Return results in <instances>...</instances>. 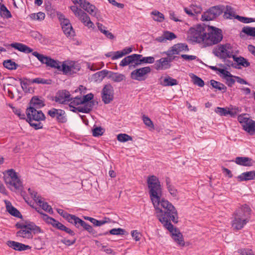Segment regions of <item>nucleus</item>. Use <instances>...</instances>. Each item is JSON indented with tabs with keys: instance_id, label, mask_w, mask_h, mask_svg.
I'll use <instances>...</instances> for the list:
<instances>
[{
	"instance_id": "obj_3",
	"label": "nucleus",
	"mask_w": 255,
	"mask_h": 255,
	"mask_svg": "<svg viewBox=\"0 0 255 255\" xmlns=\"http://www.w3.org/2000/svg\"><path fill=\"white\" fill-rule=\"evenodd\" d=\"M148 188L149 190L150 198L155 208L156 216L164 212L163 203L169 202L164 199H161L162 188L158 178L154 175H150L147 179Z\"/></svg>"
},
{
	"instance_id": "obj_39",
	"label": "nucleus",
	"mask_w": 255,
	"mask_h": 255,
	"mask_svg": "<svg viewBox=\"0 0 255 255\" xmlns=\"http://www.w3.org/2000/svg\"><path fill=\"white\" fill-rule=\"evenodd\" d=\"M0 15L2 18H9L12 17V15L9 10L3 4H0Z\"/></svg>"
},
{
	"instance_id": "obj_6",
	"label": "nucleus",
	"mask_w": 255,
	"mask_h": 255,
	"mask_svg": "<svg viewBox=\"0 0 255 255\" xmlns=\"http://www.w3.org/2000/svg\"><path fill=\"white\" fill-rule=\"evenodd\" d=\"M151 71V69L149 66L137 68L130 73V77L132 80L138 81H144L147 78V75Z\"/></svg>"
},
{
	"instance_id": "obj_55",
	"label": "nucleus",
	"mask_w": 255,
	"mask_h": 255,
	"mask_svg": "<svg viewBox=\"0 0 255 255\" xmlns=\"http://www.w3.org/2000/svg\"><path fill=\"white\" fill-rule=\"evenodd\" d=\"M79 218L76 216V215L70 214V215L69 216L66 221L68 223L73 225L76 228H77V223L79 220Z\"/></svg>"
},
{
	"instance_id": "obj_34",
	"label": "nucleus",
	"mask_w": 255,
	"mask_h": 255,
	"mask_svg": "<svg viewBox=\"0 0 255 255\" xmlns=\"http://www.w3.org/2000/svg\"><path fill=\"white\" fill-rule=\"evenodd\" d=\"M210 85L213 88L219 91H222L223 93H225L227 90L226 86L223 83L218 82L215 80H211Z\"/></svg>"
},
{
	"instance_id": "obj_51",
	"label": "nucleus",
	"mask_w": 255,
	"mask_h": 255,
	"mask_svg": "<svg viewBox=\"0 0 255 255\" xmlns=\"http://www.w3.org/2000/svg\"><path fill=\"white\" fill-rule=\"evenodd\" d=\"M242 31L249 36L255 37V27L245 26Z\"/></svg>"
},
{
	"instance_id": "obj_4",
	"label": "nucleus",
	"mask_w": 255,
	"mask_h": 255,
	"mask_svg": "<svg viewBox=\"0 0 255 255\" xmlns=\"http://www.w3.org/2000/svg\"><path fill=\"white\" fill-rule=\"evenodd\" d=\"M155 59L152 56L143 57L142 55L132 54L125 57L119 64L121 67L129 65V69H134L143 64H152Z\"/></svg>"
},
{
	"instance_id": "obj_41",
	"label": "nucleus",
	"mask_w": 255,
	"mask_h": 255,
	"mask_svg": "<svg viewBox=\"0 0 255 255\" xmlns=\"http://www.w3.org/2000/svg\"><path fill=\"white\" fill-rule=\"evenodd\" d=\"M46 65L47 66L56 68L59 70L60 69V65L61 64V62L54 60L53 59H52L51 57H49L48 60L46 62Z\"/></svg>"
},
{
	"instance_id": "obj_33",
	"label": "nucleus",
	"mask_w": 255,
	"mask_h": 255,
	"mask_svg": "<svg viewBox=\"0 0 255 255\" xmlns=\"http://www.w3.org/2000/svg\"><path fill=\"white\" fill-rule=\"evenodd\" d=\"M160 84L163 86L167 87L177 85L178 83L176 79L168 76L163 79Z\"/></svg>"
},
{
	"instance_id": "obj_47",
	"label": "nucleus",
	"mask_w": 255,
	"mask_h": 255,
	"mask_svg": "<svg viewBox=\"0 0 255 255\" xmlns=\"http://www.w3.org/2000/svg\"><path fill=\"white\" fill-rule=\"evenodd\" d=\"M64 33L67 37H73L75 35V31L72 26L71 24H70V26H63L62 27Z\"/></svg>"
},
{
	"instance_id": "obj_30",
	"label": "nucleus",
	"mask_w": 255,
	"mask_h": 255,
	"mask_svg": "<svg viewBox=\"0 0 255 255\" xmlns=\"http://www.w3.org/2000/svg\"><path fill=\"white\" fill-rule=\"evenodd\" d=\"M108 78L111 79L115 82H120L124 80L126 77L123 74L115 73L110 71Z\"/></svg>"
},
{
	"instance_id": "obj_29",
	"label": "nucleus",
	"mask_w": 255,
	"mask_h": 255,
	"mask_svg": "<svg viewBox=\"0 0 255 255\" xmlns=\"http://www.w3.org/2000/svg\"><path fill=\"white\" fill-rule=\"evenodd\" d=\"M243 129L251 135L255 134V121L252 119L246 125H243Z\"/></svg>"
},
{
	"instance_id": "obj_28",
	"label": "nucleus",
	"mask_w": 255,
	"mask_h": 255,
	"mask_svg": "<svg viewBox=\"0 0 255 255\" xmlns=\"http://www.w3.org/2000/svg\"><path fill=\"white\" fill-rule=\"evenodd\" d=\"M8 186H12L15 190H19L22 187V183L20 179L17 176L16 179H9V181H4Z\"/></svg>"
},
{
	"instance_id": "obj_8",
	"label": "nucleus",
	"mask_w": 255,
	"mask_h": 255,
	"mask_svg": "<svg viewBox=\"0 0 255 255\" xmlns=\"http://www.w3.org/2000/svg\"><path fill=\"white\" fill-rule=\"evenodd\" d=\"M52 118H55L58 123H65L67 121V116L65 112L62 109L52 108L47 112Z\"/></svg>"
},
{
	"instance_id": "obj_57",
	"label": "nucleus",
	"mask_w": 255,
	"mask_h": 255,
	"mask_svg": "<svg viewBox=\"0 0 255 255\" xmlns=\"http://www.w3.org/2000/svg\"><path fill=\"white\" fill-rule=\"evenodd\" d=\"M45 14L42 12H39L37 13H32L30 15V17L34 20H42L44 19Z\"/></svg>"
},
{
	"instance_id": "obj_40",
	"label": "nucleus",
	"mask_w": 255,
	"mask_h": 255,
	"mask_svg": "<svg viewBox=\"0 0 255 255\" xmlns=\"http://www.w3.org/2000/svg\"><path fill=\"white\" fill-rule=\"evenodd\" d=\"M71 67L70 65V63L68 64H66V61L63 62L60 65L59 71L63 72V74L65 75H71Z\"/></svg>"
},
{
	"instance_id": "obj_45",
	"label": "nucleus",
	"mask_w": 255,
	"mask_h": 255,
	"mask_svg": "<svg viewBox=\"0 0 255 255\" xmlns=\"http://www.w3.org/2000/svg\"><path fill=\"white\" fill-rule=\"evenodd\" d=\"M5 172L7 173V176L4 177V181H9V179L11 180L12 179H17V173L15 171V170L13 169H8Z\"/></svg>"
},
{
	"instance_id": "obj_49",
	"label": "nucleus",
	"mask_w": 255,
	"mask_h": 255,
	"mask_svg": "<svg viewBox=\"0 0 255 255\" xmlns=\"http://www.w3.org/2000/svg\"><path fill=\"white\" fill-rule=\"evenodd\" d=\"M32 54L36 57L38 60L42 63L46 64V62L48 60L49 57L40 54L36 51L33 52Z\"/></svg>"
},
{
	"instance_id": "obj_26",
	"label": "nucleus",
	"mask_w": 255,
	"mask_h": 255,
	"mask_svg": "<svg viewBox=\"0 0 255 255\" xmlns=\"http://www.w3.org/2000/svg\"><path fill=\"white\" fill-rule=\"evenodd\" d=\"M225 9L224 5H217L211 7L209 8V12L212 14V17L215 18L217 16L221 15Z\"/></svg>"
},
{
	"instance_id": "obj_13",
	"label": "nucleus",
	"mask_w": 255,
	"mask_h": 255,
	"mask_svg": "<svg viewBox=\"0 0 255 255\" xmlns=\"http://www.w3.org/2000/svg\"><path fill=\"white\" fill-rule=\"evenodd\" d=\"M80 228H83L85 230L87 231L89 234L92 235L94 237H98L97 232L90 225L79 218L76 228L80 229Z\"/></svg>"
},
{
	"instance_id": "obj_15",
	"label": "nucleus",
	"mask_w": 255,
	"mask_h": 255,
	"mask_svg": "<svg viewBox=\"0 0 255 255\" xmlns=\"http://www.w3.org/2000/svg\"><path fill=\"white\" fill-rule=\"evenodd\" d=\"M6 245L15 251L20 252L31 249V247L28 245L10 240L7 241Z\"/></svg>"
},
{
	"instance_id": "obj_37",
	"label": "nucleus",
	"mask_w": 255,
	"mask_h": 255,
	"mask_svg": "<svg viewBox=\"0 0 255 255\" xmlns=\"http://www.w3.org/2000/svg\"><path fill=\"white\" fill-rule=\"evenodd\" d=\"M2 64L4 68L10 70H15L19 66L17 64L12 61L11 59L4 60Z\"/></svg>"
},
{
	"instance_id": "obj_16",
	"label": "nucleus",
	"mask_w": 255,
	"mask_h": 255,
	"mask_svg": "<svg viewBox=\"0 0 255 255\" xmlns=\"http://www.w3.org/2000/svg\"><path fill=\"white\" fill-rule=\"evenodd\" d=\"M235 162L237 164L243 166H252L255 163L252 158L243 156L237 157Z\"/></svg>"
},
{
	"instance_id": "obj_9",
	"label": "nucleus",
	"mask_w": 255,
	"mask_h": 255,
	"mask_svg": "<svg viewBox=\"0 0 255 255\" xmlns=\"http://www.w3.org/2000/svg\"><path fill=\"white\" fill-rule=\"evenodd\" d=\"M102 101L105 104L110 103L114 99V88L110 84L105 85L101 93Z\"/></svg>"
},
{
	"instance_id": "obj_36",
	"label": "nucleus",
	"mask_w": 255,
	"mask_h": 255,
	"mask_svg": "<svg viewBox=\"0 0 255 255\" xmlns=\"http://www.w3.org/2000/svg\"><path fill=\"white\" fill-rule=\"evenodd\" d=\"M97 25L98 29L103 33L107 38L113 39L114 38L115 36L111 32H109L107 30V27L103 25L102 23L99 22L97 23Z\"/></svg>"
},
{
	"instance_id": "obj_25",
	"label": "nucleus",
	"mask_w": 255,
	"mask_h": 255,
	"mask_svg": "<svg viewBox=\"0 0 255 255\" xmlns=\"http://www.w3.org/2000/svg\"><path fill=\"white\" fill-rule=\"evenodd\" d=\"M126 231L125 229L122 228H114L110 230L109 231H106L104 233H98V236H105L108 234L113 235H123L126 233Z\"/></svg>"
},
{
	"instance_id": "obj_48",
	"label": "nucleus",
	"mask_w": 255,
	"mask_h": 255,
	"mask_svg": "<svg viewBox=\"0 0 255 255\" xmlns=\"http://www.w3.org/2000/svg\"><path fill=\"white\" fill-rule=\"evenodd\" d=\"M151 14L153 15V19L155 21L162 22L164 20V15L157 10L152 11Z\"/></svg>"
},
{
	"instance_id": "obj_63",
	"label": "nucleus",
	"mask_w": 255,
	"mask_h": 255,
	"mask_svg": "<svg viewBox=\"0 0 255 255\" xmlns=\"http://www.w3.org/2000/svg\"><path fill=\"white\" fill-rule=\"evenodd\" d=\"M201 19L202 21H209L212 20L214 18V17H212V14L209 12V10L208 9L207 11L203 13Z\"/></svg>"
},
{
	"instance_id": "obj_42",
	"label": "nucleus",
	"mask_w": 255,
	"mask_h": 255,
	"mask_svg": "<svg viewBox=\"0 0 255 255\" xmlns=\"http://www.w3.org/2000/svg\"><path fill=\"white\" fill-rule=\"evenodd\" d=\"M19 81H20V85L23 91L25 93H30L32 90L31 88L29 87V84L31 83L25 80L24 78L23 80L21 78H19Z\"/></svg>"
},
{
	"instance_id": "obj_64",
	"label": "nucleus",
	"mask_w": 255,
	"mask_h": 255,
	"mask_svg": "<svg viewBox=\"0 0 255 255\" xmlns=\"http://www.w3.org/2000/svg\"><path fill=\"white\" fill-rule=\"evenodd\" d=\"M166 40H172L176 38V35L172 32L165 31L163 32Z\"/></svg>"
},
{
	"instance_id": "obj_18",
	"label": "nucleus",
	"mask_w": 255,
	"mask_h": 255,
	"mask_svg": "<svg viewBox=\"0 0 255 255\" xmlns=\"http://www.w3.org/2000/svg\"><path fill=\"white\" fill-rule=\"evenodd\" d=\"M36 210L40 214L42 217V219L47 224L51 225L54 228H55L57 229L59 227H58V224H61V223L55 220L52 217L49 216L48 215L43 213L42 212H40L39 209H36Z\"/></svg>"
},
{
	"instance_id": "obj_27",
	"label": "nucleus",
	"mask_w": 255,
	"mask_h": 255,
	"mask_svg": "<svg viewBox=\"0 0 255 255\" xmlns=\"http://www.w3.org/2000/svg\"><path fill=\"white\" fill-rule=\"evenodd\" d=\"M109 73L110 71L105 69L103 70L94 74L93 78L95 82H101L105 77H108Z\"/></svg>"
},
{
	"instance_id": "obj_7",
	"label": "nucleus",
	"mask_w": 255,
	"mask_h": 255,
	"mask_svg": "<svg viewBox=\"0 0 255 255\" xmlns=\"http://www.w3.org/2000/svg\"><path fill=\"white\" fill-rule=\"evenodd\" d=\"M232 49V46L230 43L220 45L217 47L215 48L213 50V53L216 56H220L221 58L225 59L226 58L232 57V55L228 50Z\"/></svg>"
},
{
	"instance_id": "obj_5",
	"label": "nucleus",
	"mask_w": 255,
	"mask_h": 255,
	"mask_svg": "<svg viewBox=\"0 0 255 255\" xmlns=\"http://www.w3.org/2000/svg\"><path fill=\"white\" fill-rule=\"evenodd\" d=\"M26 121L36 130L43 128L41 121L46 119L45 115L41 110H37L33 107H27L26 110Z\"/></svg>"
},
{
	"instance_id": "obj_12",
	"label": "nucleus",
	"mask_w": 255,
	"mask_h": 255,
	"mask_svg": "<svg viewBox=\"0 0 255 255\" xmlns=\"http://www.w3.org/2000/svg\"><path fill=\"white\" fill-rule=\"evenodd\" d=\"M80 6L92 16L96 17L100 16V12L98 9L86 0H83Z\"/></svg>"
},
{
	"instance_id": "obj_56",
	"label": "nucleus",
	"mask_w": 255,
	"mask_h": 255,
	"mask_svg": "<svg viewBox=\"0 0 255 255\" xmlns=\"http://www.w3.org/2000/svg\"><path fill=\"white\" fill-rule=\"evenodd\" d=\"M235 18L244 23H249L252 22H255V19L253 18L246 17L238 15H236Z\"/></svg>"
},
{
	"instance_id": "obj_19",
	"label": "nucleus",
	"mask_w": 255,
	"mask_h": 255,
	"mask_svg": "<svg viewBox=\"0 0 255 255\" xmlns=\"http://www.w3.org/2000/svg\"><path fill=\"white\" fill-rule=\"evenodd\" d=\"M5 204L6 211L11 215L20 219H22V216L20 212L14 207H13L10 201L5 200Z\"/></svg>"
},
{
	"instance_id": "obj_10",
	"label": "nucleus",
	"mask_w": 255,
	"mask_h": 255,
	"mask_svg": "<svg viewBox=\"0 0 255 255\" xmlns=\"http://www.w3.org/2000/svg\"><path fill=\"white\" fill-rule=\"evenodd\" d=\"M52 100L61 104H65L66 102L71 100V94L66 90H59L56 96L52 98Z\"/></svg>"
},
{
	"instance_id": "obj_24",
	"label": "nucleus",
	"mask_w": 255,
	"mask_h": 255,
	"mask_svg": "<svg viewBox=\"0 0 255 255\" xmlns=\"http://www.w3.org/2000/svg\"><path fill=\"white\" fill-rule=\"evenodd\" d=\"M155 69L165 70L170 67V64L167 62V58H161L159 60H157L154 64Z\"/></svg>"
},
{
	"instance_id": "obj_21",
	"label": "nucleus",
	"mask_w": 255,
	"mask_h": 255,
	"mask_svg": "<svg viewBox=\"0 0 255 255\" xmlns=\"http://www.w3.org/2000/svg\"><path fill=\"white\" fill-rule=\"evenodd\" d=\"M237 179L240 182L255 180V170L243 172L238 176Z\"/></svg>"
},
{
	"instance_id": "obj_32",
	"label": "nucleus",
	"mask_w": 255,
	"mask_h": 255,
	"mask_svg": "<svg viewBox=\"0 0 255 255\" xmlns=\"http://www.w3.org/2000/svg\"><path fill=\"white\" fill-rule=\"evenodd\" d=\"M16 237H21L28 239H32L33 237L31 232L28 228H23L17 232Z\"/></svg>"
},
{
	"instance_id": "obj_58",
	"label": "nucleus",
	"mask_w": 255,
	"mask_h": 255,
	"mask_svg": "<svg viewBox=\"0 0 255 255\" xmlns=\"http://www.w3.org/2000/svg\"><path fill=\"white\" fill-rule=\"evenodd\" d=\"M58 227H59L58 228V230L64 231L66 233L69 234L71 236H74L75 235V233H74V232L73 230L66 227L65 226L63 225L62 223H61V224H59V225L58 224Z\"/></svg>"
},
{
	"instance_id": "obj_23",
	"label": "nucleus",
	"mask_w": 255,
	"mask_h": 255,
	"mask_svg": "<svg viewBox=\"0 0 255 255\" xmlns=\"http://www.w3.org/2000/svg\"><path fill=\"white\" fill-rule=\"evenodd\" d=\"M45 106L44 101L42 99H39L37 97H33L29 103L28 107H33L34 109H40Z\"/></svg>"
},
{
	"instance_id": "obj_60",
	"label": "nucleus",
	"mask_w": 255,
	"mask_h": 255,
	"mask_svg": "<svg viewBox=\"0 0 255 255\" xmlns=\"http://www.w3.org/2000/svg\"><path fill=\"white\" fill-rule=\"evenodd\" d=\"M70 65L71 67V72L72 75L76 73L81 69L80 66L79 64H76L75 62L72 61L70 62Z\"/></svg>"
},
{
	"instance_id": "obj_59",
	"label": "nucleus",
	"mask_w": 255,
	"mask_h": 255,
	"mask_svg": "<svg viewBox=\"0 0 255 255\" xmlns=\"http://www.w3.org/2000/svg\"><path fill=\"white\" fill-rule=\"evenodd\" d=\"M98 103L96 100H93L90 102H87V103H84V105L86 109L89 110V113L93 110L94 107L95 105H97Z\"/></svg>"
},
{
	"instance_id": "obj_43",
	"label": "nucleus",
	"mask_w": 255,
	"mask_h": 255,
	"mask_svg": "<svg viewBox=\"0 0 255 255\" xmlns=\"http://www.w3.org/2000/svg\"><path fill=\"white\" fill-rule=\"evenodd\" d=\"M28 229L30 232H32L34 234L43 232L40 228L36 225L33 222H29L28 223Z\"/></svg>"
},
{
	"instance_id": "obj_50",
	"label": "nucleus",
	"mask_w": 255,
	"mask_h": 255,
	"mask_svg": "<svg viewBox=\"0 0 255 255\" xmlns=\"http://www.w3.org/2000/svg\"><path fill=\"white\" fill-rule=\"evenodd\" d=\"M70 102H71L69 105V107H73V105L75 106H78L79 105L84 104L82 100V97H79L78 96L75 98H71V100Z\"/></svg>"
},
{
	"instance_id": "obj_35",
	"label": "nucleus",
	"mask_w": 255,
	"mask_h": 255,
	"mask_svg": "<svg viewBox=\"0 0 255 255\" xmlns=\"http://www.w3.org/2000/svg\"><path fill=\"white\" fill-rule=\"evenodd\" d=\"M24 79L30 83L42 84L46 85H50L52 84V80L51 79H44L41 78H36L33 79H29L26 78H24Z\"/></svg>"
},
{
	"instance_id": "obj_62",
	"label": "nucleus",
	"mask_w": 255,
	"mask_h": 255,
	"mask_svg": "<svg viewBox=\"0 0 255 255\" xmlns=\"http://www.w3.org/2000/svg\"><path fill=\"white\" fill-rule=\"evenodd\" d=\"M227 18H230L231 17H235L234 12L233 11V8L231 6L227 5L226 7V10L224 12V15L226 16Z\"/></svg>"
},
{
	"instance_id": "obj_14",
	"label": "nucleus",
	"mask_w": 255,
	"mask_h": 255,
	"mask_svg": "<svg viewBox=\"0 0 255 255\" xmlns=\"http://www.w3.org/2000/svg\"><path fill=\"white\" fill-rule=\"evenodd\" d=\"M234 219L232 222V226L234 230L237 231L242 229L244 226L249 222L247 219H244L236 216H233Z\"/></svg>"
},
{
	"instance_id": "obj_22",
	"label": "nucleus",
	"mask_w": 255,
	"mask_h": 255,
	"mask_svg": "<svg viewBox=\"0 0 255 255\" xmlns=\"http://www.w3.org/2000/svg\"><path fill=\"white\" fill-rule=\"evenodd\" d=\"M189 50L188 46L186 43H179L174 44L172 47L170 52H172V54H179L181 51H188Z\"/></svg>"
},
{
	"instance_id": "obj_52",
	"label": "nucleus",
	"mask_w": 255,
	"mask_h": 255,
	"mask_svg": "<svg viewBox=\"0 0 255 255\" xmlns=\"http://www.w3.org/2000/svg\"><path fill=\"white\" fill-rule=\"evenodd\" d=\"M104 130V129L101 127L94 126L92 129L93 135L95 137L101 136L103 134Z\"/></svg>"
},
{
	"instance_id": "obj_11",
	"label": "nucleus",
	"mask_w": 255,
	"mask_h": 255,
	"mask_svg": "<svg viewBox=\"0 0 255 255\" xmlns=\"http://www.w3.org/2000/svg\"><path fill=\"white\" fill-rule=\"evenodd\" d=\"M252 210L247 204H244L234 213L233 216H236L249 221L251 217Z\"/></svg>"
},
{
	"instance_id": "obj_2",
	"label": "nucleus",
	"mask_w": 255,
	"mask_h": 255,
	"mask_svg": "<svg viewBox=\"0 0 255 255\" xmlns=\"http://www.w3.org/2000/svg\"><path fill=\"white\" fill-rule=\"evenodd\" d=\"M165 209L162 214L157 215V218L171 234V237L173 241L179 246L184 247L185 242L182 233L179 230L174 227L171 224L172 221L174 224L178 222V216L177 211L174 206L170 202L163 203Z\"/></svg>"
},
{
	"instance_id": "obj_54",
	"label": "nucleus",
	"mask_w": 255,
	"mask_h": 255,
	"mask_svg": "<svg viewBox=\"0 0 255 255\" xmlns=\"http://www.w3.org/2000/svg\"><path fill=\"white\" fill-rule=\"evenodd\" d=\"M110 221V219L109 218L105 217L102 220H98L95 218H94L92 223L94 226L97 227H100L106 223H109Z\"/></svg>"
},
{
	"instance_id": "obj_46",
	"label": "nucleus",
	"mask_w": 255,
	"mask_h": 255,
	"mask_svg": "<svg viewBox=\"0 0 255 255\" xmlns=\"http://www.w3.org/2000/svg\"><path fill=\"white\" fill-rule=\"evenodd\" d=\"M190 77L193 81V83L195 85H198L200 87H202L204 86V81L199 77L194 74H192Z\"/></svg>"
},
{
	"instance_id": "obj_31",
	"label": "nucleus",
	"mask_w": 255,
	"mask_h": 255,
	"mask_svg": "<svg viewBox=\"0 0 255 255\" xmlns=\"http://www.w3.org/2000/svg\"><path fill=\"white\" fill-rule=\"evenodd\" d=\"M78 18L85 26L88 27H92L94 25L93 23L90 20L89 15L84 11Z\"/></svg>"
},
{
	"instance_id": "obj_61",
	"label": "nucleus",
	"mask_w": 255,
	"mask_h": 255,
	"mask_svg": "<svg viewBox=\"0 0 255 255\" xmlns=\"http://www.w3.org/2000/svg\"><path fill=\"white\" fill-rule=\"evenodd\" d=\"M45 9L47 11V14L49 15L51 17L55 16L56 13L57 11L55 10L50 4H46L45 5Z\"/></svg>"
},
{
	"instance_id": "obj_44",
	"label": "nucleus",
	"mask_w": 255,
	"mask_h": 255,
	"mask_svg": "<svg viewBox=\"0 0 255 255\" xmlns=\"http://www.w3.org/2000/svg\"><path fill=\"white\" fill-rule=\"evenodd\" d=\"M38 203L39 204L40 206H41L42 209L45 211L51 214L53 213L52 207L49 205L47 202L42 201L41 199H39L38 200Z\"/></svg>"
},
{
	"instance_id": "obj_53",
	"label": "nucleus",
	"mask_w": 255,
	"mask_h": 255,
	"mask_svg": "<svg viewBox=\"0 0 255 255\" xmlns=\"http://www.w3.org/2000/svg\"><path fill=\"white\" fill-rule=\"evenodd\" d=\"M117 139L120 142H126L132 140V138L130 135L126 133H120L117 135Z\"/></svg>"
},
{
	"instance_id": "obj_20",
	"label": "nucleus",
	"mask_w": 255,
	"mask_h": 255,
	"mask_svg": "<svg viewBox=\"0 0 255 255\" xmlns=\"http://www.w3.org/2000/svg\"><path fill=\"white\" fill-rule=\"evenodd\" d=\"M232 58L233 59L234 61L237 63H236L237 67L243 66V67L246 68L250 66V63L248 60L243 56H240L239 57H237L235 55H232Z\"/></svg>"
},
{
	"instance_id": "obj_17",
	"label": "nucleus",
	"mask_w": 255,
	"mask_h": 255,
	"mask_svg": "<svg viewBox=\"0 0 255 255\" xmlns=\"http://www.w3.org/2000/svg\"><path fill=\"white\" fill-rule=\"evenodd\" d=\"M4 46H10L15 49L27 54L32 52L33 51L32 48L21 43L15 42L11 43L10 44L4 45Z\"/></svg>"
},
{
	"instance_id": "obj_1",
	"label": "nucleus",
	"mask_w": 255,
	"mask_h": 255,
	"mask_svg": "<svg viewBox=\"0 0 255 255\" xmlns=\"http://www.w3.org/2000/svg\"><path fill=\"white\" fill-rule=\"evenodd\" d=\"M222 30L213 26L197 24L188 32L187 39L193 42L202 43V47L217 44L223 39Z\"/></svg>"
},
{
	"instance_id": "obj_38",
	"label": "nucleus",
	"mask_w": 255,
	"mask_h": 255,
	"mask_svg": "<svg viewBox=\"0 0 255 255\" xmlns=\"http://www.w3.org/2000/svg\"><path fill=\"white\" fill-rule=\"evenodd\" d=\"M166 184L167 188L170 194L173 197H176L178 193L177 190L171 184L170 179L169 177H167L166 178Z\"/></svg>"
}]
</instances>
